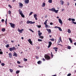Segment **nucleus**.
I'll return each instance as SVG.
<instances>
[{"instance_id":"7","label":"nucleus","mask_w":76,"mask_h":76,"mask_svg":"<svg viewBox=\"0 0 76 76\" xmlns=\"http://www.w3.org/2000/svg\"><path fill=\"white\" fill-rule=\"evenodd\" d=\"M28 41L29 42L30 44H31V45H32V42L31 41V39H29L28 40Z\"/></svg>"},{"instance_id":"49","label":"nucleus","mask_w":76,"mask_h":76,"mask_svg":"<svg viewBox=\"0 0 76 76\" xmlns=\"http://www.w3.org/2000/svg\"><path fill=\"white\" fill-rule=\"evenodd\" d=\"M10 72H13V70H12V69H10Z\"/></svg>"},{"instance_id":"57","label":"nucleus","mask_w":76,"mask_h":76,"mask_svg":"<svg viewBox=\"0 0 76 76\" xmlns=\"http://www.w3.org/2000/svg\"><path fill=\"white\" fill-rule=\"evenodd\" d=\"M38 58H39V57H38V56H36V58H37V59H38Z\"/></svg>"},{"instance_id":"43","label":"nucleus","mask_w":76,"mask_h":76,"mask_svg":"<svg viewBox=\"0 0 76 76\" xmlns=\"http://www.w3.org/2000/svg\"><path fill=\"white\" fill-rule=\"evenodd\" d=\"M38 41L41 42V41H42V39H38Z\"/></svg>"},{"instance_id":"44","label":"nucleus","mask_w":76,"mask_h":76,"mask_svg":"<svg viewBox=\"0 0 76 76\" xmlns=\"http://www.w3.org/2000/svg\"><path fill=\"white\" fill-rule=\"evenodd\" d=\"M38 28H41V25H37Z\"/></svg>"},{"instance_id":"64","label":"nucleus","mask_w":76,"mask_h":76,"mask_svg":"<svg viewBox=\"0 0 76 76\" xmlns=\"http://www.w3.org/2000/svg\"><path fill=\"white\" fill-rule=\"evenodd\" d=\"M49 10H50L51 11H52V9H49Z\"/></svg>"},{"instance_id":"61","label":"nucleus","mask_w":76,"mask_h":76,"mask_svg":"<svg viewBox=\"0 0 76 76\" xmlns=\"http://www.w3.org/2000/svg\"><path fill=\"white\" fill-rule=\"evenodd\" d=\"M60 41H58V42H57V43L58 44H59V43H60Z\"/></svg>"},{"instance_id":"47","label":"nucleus","mask_w":76,"mask_h":76,"mask_svg":"<svg viewBox=\"0 0 76 76\" xmlns=\"http://www.w3.org/2000/svg\"><path fill=\"white\" fill-rule=\"evenodd\" d=\"M71 76V73H69L67 75V76Z\"/></svg>"},{"instance_id":"34","label":"nucleus","mask_w":76,"mask_h":76,"mask_svg":"<svg viewBox=\"0 0 76 76\" xmlns=\"http://www.w3.org/2000/svg\"><path fill=\"white\" fill-rule=\"evenodd\" d=\"M38 35L39 36H41V35H42V33L40 32L38 33Z\"/></svg>"},{"instance_id":"38","label":"nucleus","mask_w":76,"mask_h":76,"mask_svg":"<svg viewBox=\"0 0 76 76\" xmlns=\"http://www.w3.org/2000/svg\"><path fill=\"white\" fill-rule=\"evenodd\" d=\"M29 31H31L32 32H34V31H33V30H32L31 28L29 29Z\"/></svg>"},{"instance_id":"45","label":"nucleus","mask_w":76,"mask_h":76,"mask_svg":"<svg viewBox=\"0 0 76 76\" xmlns=\"http://www.w3.org/2000/svg\"><path fill=\"white\" fill-rule=\"evenodd\" d=\"M61 37H59V39L58 40V41H60V42H61Z\"/></svg>"},{"instance_id":"12","label":"nucleus","mask_w":76,"mask_h":76,"mask_svg":"<svg viewBox=\"0 0 76 76\" xmlns=\"http://www.w3.org/2000/svg\"><path fill=\"white\" fill-rule=\"evenodd\" d=\"M9 55L10 58H12V53H9Z\"/></svg>"},{"instance_id":"36","label":"nucleus","mask_w":76,"mask_h":76,"mask_svg":"<svg viewBox=\"0 0 76 76\" xmlns=\"http://www.w3.org/2000/svg\"><path fill=\"white\" fill-rule=\"evenodd\" d=\"M1 22L2 23H4V20L3 19H2L1 20Z\"/></svg>"},{"instance_id":"5","label":"nucleus","mask_w":76,"mask_h":76,"mask_svg":"<svg viewBox=\"0 0 76 76\" xmlns=\"http://www.w3.org/2000/svg\"><path fill=\"white\" fill-rule=\"evenodd\" d=\"M48 44H49V45L48 46V48H50V47H51V46L52 45V43L51 42H49Z\"/></svg>"},{"instance_id":"14","label":"nucleus","mask_w":76,"mask_h":76,"mask_svg":"<svg viewBox=\"0 0 76 76\" xmlns=\"http://www.w3.org/2000/svg\"><path fill=\"white\" fill-rule=\"evenodd\" d=\"M37 63L38 64H41L42 63V62L40 61H39L37 62Z\"/></svg>"},{"instance_id":"62","label":"nucleus","mask_w":76,"mask_h":76,"mask_svg":"<svg viewBox=\"0 0 76 76\" xmlns=\"http://www.w3.org/2000/svg\"><path fill=\"white\" fill-rule=\"evenodd\" d=\"M16 1V0H12V2H15Z\"/></svg>"},{"instance_id":"27","label":"nucleus","mask_w":76,"mask_h":76,"mask_svg":"<svg viewBox=\"0 0 76 76\" xmlns=\"http://www.w3.org/2000/svg\"><path fill=\"white\" fill-rule=\"evenodd\" d=\"M47 21H48V20H46L45 22L44 23V25H47Z\"/></svg>"},{"instance_id":"1","label":"nucleus","mask_w":76,"mask_h":76,"mask_svg":"<svg viewBox=\"0 0 76 76\" xmlns=\"http://www.w3.org/2000/svg\"><path fill=\"white\" fill-rule=\"evenodd\" d=\"M52 11H53L56 13H57L58 12V10H56L54 8H52Z\"/></svg>"},{"instance_id":"41","label":"nucleus","mask_w":76,"mask_h":76,"mask_svg":"<svg viewBox=\"0 0 76 76\" xmlns=\"http://www.w3.org/2000/svg\"><path fill=\"white\" fill-rule=\"evenodd\" d=\"M28 60L27 59H26L25 58H24V61H26Z\"/></svg>"},{"instance_id":"37","label":"nucleus","mask_w":76,"mask_h":76,"mask_svg":"<svg viewBox=\"0 0 76 76\" xmlns=\"http://www.w3.org/2000/svg\"><path fill=\"white\" fill-rule=\"evenodd\" d=\"M4 65H5V64H4V63H2L1 64V65L2 66H4Z\"/></svg>"},{"instance_id":"8","label":"nucleus","mask_w":76,"mask_h":76,"mask_svg":"<svg viewBox=\"0 0 76 76\" xmlns=\"http://www.w3.org/2000/svg\"><path fill=\"white\" fill-rule=\"evenodd\" d=\"M18 32H20V33H22V31H24V30H23V29H21V30L18 29Z\"/></svg>"},{"instance_id":"24","label":"nucleus","mask_w":76,"mask_h":76,"mask_svg":"<svg viewBox=\"0 0 76 76\" xmlns=\"http://www.w3.org/2000/svg\"><path fill=\"white\" fill-rule=\"evenodd\" d=\"M68 32L69 33V34H70L71 32V31H70V29H68Z\"/></svg>"},{"instance_id":"42","label":"nucleus","mask_w":76,"mask_h":76,"mask_svg":"<svg viewBox=\"0 0 76 76\" xmlns=\"http://www.w3.org/2000/svg\"><path fill=\"white\" fill-rule=\"evenodd\" d=\"M6 47H7V48H9V45H7L6 46Z\"/></svg>"},{"instance_id":"29","label":"nucleus","mask_w":76,"mask_h":76,"mask_svg":"<svg viewBox=\"0 0 76 76\" xmlns=\"http://www.w3.org/2000/svg\"><path fill=\"white\" fill-rule=\"evenodd\" d=\"M45 6V3H43L42 5V7H44Z\"/></svg>"},{"instance_id":"48","label":"nucleus","mask_w":76,"mask_h":76,"mask_svg":"<svg viewBox=\"0 0 76 76\" xmlns=\"http://www.w3.org/2000/svg\"><path fill=\"white\" fill-rule=\"evenodd\" d=\"M72 23H74L75 25H76V22H72Z\"/></svg>"},{"instance_id":"13","label":"nucleus","mask_w":76,"mask_h":76,"mask_svg":"<svg viewBox=\"0 0 76 76\" xmlns=\"http://www.w3.org/2000/svg\"><path fill=\"white\" fill-rule=\"evenodd\" d=\"M19 6L20 7H23V4H22L21 3H19Z\"/></svg>"},{"instance_id":"6","label":"nucleus","mask_w":76,"mask_h":76,"mask_svg":"<svg viewBox=\"0 0 76 76\" xmlns=\"http://www.w3.org/2000/svg\"><path fill=\"white\" fill-rule=\"evenodd\" d=\"M18 12H19V13L20 15L22 14H23V12H22V11L20 10V9H19V10H18Z\"/></svg>"},{"instance_id":"31","label":"nucleus","mask_w":76,"mask_h":76,"mask_svg":"<svg viewBox=\"0 0 76 76\" xmlns=\"http://www.w3.org/2000/svg\"><path fill=\"white\" fill-rule=\"evenodd\" d=\"M11 13H12V12L10 11V10L8 11V14L9 15H10V14H11Z\"/></svg>"},{"instance_id":"35","label":"nucleus","mask_w":76,"mask_h":76,"mask_svg":"<svg viewBox=\"0 0 76 76\" xmlns=\"http://www.w3.org/2000/svg\"><path fill=\"white\" fill-rule=\"evenodd\" d=\"M19 72H20V71L19 70H18L17 71H16V73H17V74H18V73H19Z\"/></svg>"},{"instance_id":"63","label":"nucleus","mask_w":76,"mask_h":76,"mask_svg":"<svg viewBox=\"0 0 76 76\" xmlns=\"http://www.w3.org/2000/svg\"><path fill=\"white\" fill-rule=\"evenodd\" d=\"M11 42H14V41L11 40Z\"/></svg>"},{"instance_id":"51","label":"nucleus","mask_w":76,"mask_h":76,"mask_svg":"<svg viewBox=\"0 0 76 76\" xmlns=\"http://www.w3.org/2000/svg\"><path fill=\"white\" fill-rule=\"evenodd\" d=\"M33 13V12H31L29 14V15H31L32 13Z\"/></svg>"},{"instance_id":"54","label":"nucleus","mask_w":76,"mask_h":76,"mask_svg":"<svg viewBox=\"0 0 76 76\" xmlns=\"http://www.w3.org/2000/svg\"><path fill=\"white\" fill-rule=\"evenodd\" d=\"M8 6L10 7V8H12V6H11V5H9Z\"/></svg>"},{"instance_id":"22","label":"nucleus","mask_w":76,"mask_h":76,"mask_svg":"<svg viewBox=\"0 0 76 76\" xmlns=\"http://www.w3.org/2000/svg\"><path fill=\"white\" fill-rule=\"evenodd\" d=\"M69 40H70V41L71 43H72V42H73V41H72V39H71V38H69Z\"/></svg>"},{"instance_id":"19","label":"nucleus","mask_w":76,"mask_h":76,"mask_svg":"<svg viewBox=\"0 0 76 76\" xmlns=\"http://www.w3.org/2000/svg\"><path fill=\"white\" fill-rule=\"evenodd\" d=\"M58 30H59V31H62V29H61V28H60V27H58Z\"/></svg>"},{"instance_id":"21","label":"nucleus","mask_w":76,"mask_h":76,"mask_svg":"<svg viewBox=\"0 0 76 76\" xmlns=\"http://www.w3.org/2000/svg\"><path fill=\"white\" fill-rule=\"evenodd\" d=\"M34 18H37V15L36 14H35L34 15Z\"/></svg>"},{"instance_id":"30","label":"nucleus","mask_w":76,"mask_h":76,"mask_svg":"<svg viewBox=\"0 0 76 76\" xmlns=\"http://www.w3.org/2000/svg\"><path fill=\"white\" fill-rule=\"evenodd\" d=\"M48 2L50 3H52V0H49Z\"/></svg>"},{"instance_id":"15","label":"nucleus","mask_w":76,"mask_h":76,"mask_svg":"<svg viewBox=\"0 0 76 76\" xmlns=\"http://www.w3.org/2000/svg\"><path fill=\"white\" fill-rule=\"evenodd\" d=\"M25 3L28 4V3H29V0H25Z\"/></svg>"},{"instance_id":"53","label":"nucleus","mask_w":76,"mask_h":76,"mask_svg":"<svg viewBox=\"0 0 76 76\" xmlns=\"http://www.w3.org/2000/svg\"><path fill=\"white\" fill-rule=\"evenodd\" d=\"M68 20H69V21H71V20H72V19H71V18H69Z\"/></svg>"},{"instance_id":"32","label":"nucleus","mask_w":76,"mask_h":76,"mask_svg":"<svg viewBox=\"0 0 76 76\" xmlns=\"http://www.w3.org/2000/svg\"><path fill=\"white\" fill-rule=\"evenodd\" d=\"M67 48L68 49H69V50H70L71 49V47H70V46H68Z\"/></svg>"},{"instance_id":"56","label":"nucleus","mask_w":76,"mask_h":76,"mask_svg":"<svg viewBox=\"0 0 76 76\" xmlns=\"http://www.w3.org/2000/svg\"><path fill=\"white\" fill-rule=\"evenodd\" d=\"M59 27H58L57 26H55V28H58Z\"/></svg>"},{"instance_id":"23","label":"nucleus","mask_w":76,"mask_h":76,"mask_svg":"<svg viewBox=\"0 0 76 76\" xmlns=\"http://www.w3.org/2000/svg\"><path fill=\"white\" fill-rule=\"evenodd\" d=\"M71 20L72 22H75V19L74 18H72Z\"/></svg>"},{"instance_id":"58","label":"nucleus","mask_w":76,"mask_h":76,"mask_svg":"<svg viewBox=\"0 0 76 76\" xmlns=\"http://www.w3.org/2000/svg\"><path fill=\"white\" fill-rule=\"evenodd\" d=\"M19 67H23L22 66H20V65L18 66Z\"/></svg>"},{"instance_id":"16","label":"nucleus","mask_w":76,"mask_h":76,"mask_svg":"<svg viewBox=\"0 0 76 76\" xmlns=\"http://www.w3.org/2000/svg\"><path fill=\"white\" fill-rule=\"evenodd\" d=\"M0 54H3V52H2V50L1 49H0Z\"/></svg>"},{"instance_id":"60","label":"nucleus","mask_w":76,"mask_h":76,"mask_svg":"<svg viewBox=\"0 0 76 76\" xmlns=\"http://www.w3.org/2000/svg\"><path fill=\"white\" fill-rule=\"evenodd\" d=\"M35 20H37L38 19V18L37 17L35 18Z\"/></svg>"},{"instance_id":"10","label":"nucleus","mask_w":76,"mask_h":76,"mask_svg":"<svg viewBox=\"0 0 76 76\" xmlns=\"http://www.w3.org/2000/svg\"><path fill=\"white\" fill-rule=\"evenodd\" d=\"M13 54V56H15L16 57H18V54L16 53V52H14Z\"/></svg>"},{"instance_id":"40","label":"nucleus","mask_w":76,"mask_h":76,"mask_svg":"<svg viewBox=\"0 0 76 76\" xmlns=\"http://www.w3.org/2000/svg\"><path fill=\"white\" fill-rule=\"evenodd\" d=\"M45 28H47L48 27V25H47V24L45 25Z\"/></svg>"},{"instance_id":"25","label":"nucleus","mask_w":76,"mask_h":76,"mask_svg":"<svg viewBox=\"0 0 76 76\" xmlns=\"http://www.w3.org/2000/svg\"><path fill=\"white\" fill-rule=\"evenodd\" d=\"M35 22H32V21H30V24H33V23H35Z\"/></svg>"},{"instance_id":"9","label":"nucleus","mask_w":76,"mask_h":76,"mask_svg":"<svg viewBox=\"0 0 76 76\" xmlns=\"http://www.w3.org/2000/svg\"><path fill=\"white\" fill-rule=\"evenodd\" d=\"M58 20H59V23H60L61 24V25H62V24H63V22H62V20H61L60 19H58Z\"/></svg>"},{"instance_id":"3","label":"nucleus","mask_w":76,"mask_h":76,"mask_svg":"<svg viewBox=\"0 0 76 76\" xmlns=\"http://www.w3.org/2000/svg\"><path fill=\"white\" fill-rule=\"evenodd\" d=\"M45 58H46V59L47 60H49L50 59V56L48 55H45Z\"/></svg>"},{"instance_id":"55","label":"nucleus","mask_w":76,"mask_h":76,"mask_svg":"<svg viewBox=\"0 0 76 76\" xmlns=\"http://www.w3.org/2000/svg\"><path fill=\"white\" fill-rule=\"evenodd\" d=\"M17 63H18V64H20V62L19 61H17Z\"/></svg>"},{"instance_id":"2","label":"nucleus","mask_w":76,"mask_h":76,"mask_svg":"<svg viewBox=\"0 0 76 76\" xmlns=\"http://www.w3.org/2000/svg\"><path fill=\"white\" fill-rule=\"evenodd\" d=\"M9 24L10 25V26L12 27V28H15V24L12 23H10Z\"/></svg>"},{"instance_id":"33","label":"nucleus","mask_w":76,"mask_h":76,"mask_svg":"<svg viewBox=\"0 0 76 76\" xmlns=\"http://www.w3.org/2000/svg\"><path fill=\"white\" fill-rule=\"evenodd\" d=\"M39 38H41V39H43V38H44V37L40 36Z\"/></svg>"},{"instance_id":"11","label":"nucleus","mask_w":76,"mask_h":76,"mask_svg":"<svg viewBox=\"0 0 76 76\" xmlns=\"http://www.w3.org/2000/svg\"><path fill=\"white\" fill-rule=\"evenodd\" d=\"M46 30L48 32V33H51V31L50 29H48L47 28Z\"/></svg>"},{"instance_id":"4","label":"nucleus","mask_w":76,"mask_h":76,"mask_svg":"<svg viewBox=\"0 0 76 76\" xmlns=\"http://www.w3.org/2000/svg\"><path fill=\"white\" fill-rule=\"evenodd\" d=\"M15 49H16V48L15 47H13L12 48H9V50L10 51H12V50H15Z\"/></svg>"},{"instance_id":"17","label":"nucleus","mask_w":76,"mask_h":76,"mask_svg":"<svg viewBox=\"0 0 76 76\" xmlns=\"http://www.w3.org/2000/svg\"><path fill=\"white\" fill-rule=\"evenodd\" d=\"M26 23L27 24H29V23H30L31 24V21L29 20H28L27 21Z\"/></svg>"},{"instance_id":"26","label":"nucleus","mask_w":76,"mask_h":76,"mask_svg":"<svg viewBox=\"0 0 76 76\" xmlns=\"http://www.w3.org/2000/svg\"><path fill=\"white\" fill-rule=\"evenodd\" d=\"M21 16L22 17V18H25V15H23V14H22L21 15Z\"/></svg>"},{"instance_id":"46","label":"nucleus","mask_w":76,"mask_h":76,"mask_svg":"<svg viewBox=\"0 0 76 76\" xmlns=\"http://www.w3.org/2000/svg\"><path fill=\"white\" fill-rule=\"evenodd\" d=\"M53 49H54L55 50H57V49H58V48H56V47H54V48H53Z\"/></svg>"},{"instance_id":"18","label":"nucleus","mask_w":76,"mask_h":76,"mask_svg":"<svg viewBox=\"0 0 76 76\" xmlns=\"http://www.w3.org/2000/svg\"><path fill=\"white\" fill-rule=\"evenodd\" d=\"M61 3V4L62 5V4H63V3H64V1H63V0H61V1H60Z\"/></svg>"},{"instance_id":"52","label":"nucleus","mask_w":76,"mask_h":76,"mask_svg":"<svg viewBox=\"0 0 76 76\" xmlns=\"http://www.w3.org/2000/svg\"><path fill=\"white\" fill-rule=\"evenodd\" d=\"M50 25H53V23L52 22L50 23Z\"/></svg>"},{"instance_id":"20","label":"nucleus","mask_w":76,"mask_h":76,"mask_svg":"<svg viewBox=\"0 0 76 76\" xmlns=\"http://www.w3.org/2000/svg\"><path fill=\"white\" fill-rule=\"evenodd\" d=\"M6 31V29L5 28H3L1 29V31L2 32H4Z\"/></svg>"},{"instance_id":"28","label":"nucleus","mask_w":76,"mask_h":76,"mask_svg":"<svg viewBox=\"0 0 76 76\" xmlns=\"http://www.w3.org/2000/svg\"><path fill=\"white\" fill-rule=\"evenodd\" d=\"M50 40L51 41H54V38L50 39Z\"/></svg>"},{"instance_id":"50","label":"nucleus","mask_w":76,"mask_h":76,"mask_svg":"<svg viewBox=\"0 0 76 76\" xmlns=\"http://www.w3.org/2000/svg\"><path fill=\"white\" fill-rule=\"evenodd\" d=\"M51 56L52 57V58H53V53H52V52H51Z\"/></svg>"},{"instance_id":"59","label":"nucleus","mask_w":76,"mask_h":76,"mask_svg":"<svg viewBox=\"0 0 76 76\" xmlns=\"http://www.w3.org/2000/svg\"><path fill=\"white\" fill-rule=\"evenodd\" d=\"M43 61H45V59H44V58H43L42 59Z\"/></svg>"},{"instance_id":"39","label":"nucleus","mask_w":76,"mask_h":76,"mask_svg":"<svg viewBox=\"0 0 76 76\" xmlns=\"http://www.w3.org/2000/svg\"><path fill=\"white\" fill-rule=\"evenodd\" d=\"M7 18H6L5 21V25H7Z\"/></svg>"}]
</instances>
